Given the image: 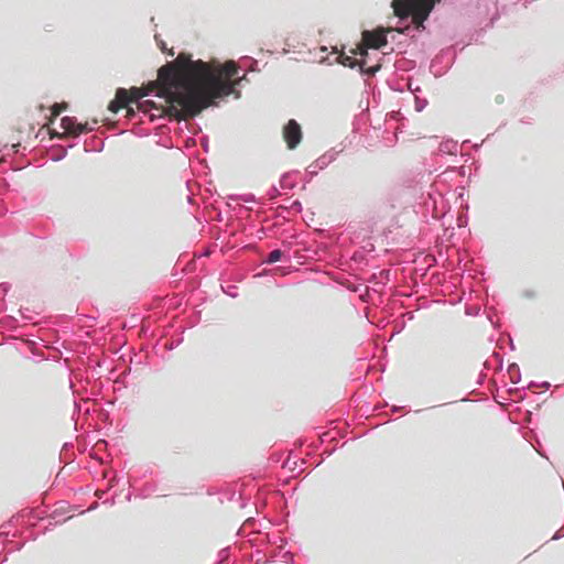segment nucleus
<instances>
[{
    "label": "nucleus",
    "mask_w": 564,
    "mask_h": 564,
    "mask_svg": "<svg viewBox=\"0 0 564 564\" xmlns=\"http://www.w3.org/2000/svg\"><path fill=\"white\" fill-rule=\"evenodd\" d=\"M238 66L234 61L225 64L192 61L191 55L180 53L172 63L158 72V80L147 87L128 90L129 105L156 90V96L167 102V111L177 121L194 118L208 108L215 99L227 97L237 84Z\"/></svg>",
    "instance_id": "nucleus-1"
},
{
    "label": "nucleus",
    "mask_w": 564,
    "mask_h": 564,
    "mask_svg": "<svg viewBox=\"0 0 564 564\" xmlns=\"http://www.w3.org/2000/svg\"><path fill=\"white\" fill-rule=\"evenodd\" d=\"M441 0H393L394 14L400 19L412 17L413 23L420 28L429 18L435 3Z\"/></svg>",
    "instance_id": "nucleus-2"
},
{
    "label": "nucleus",
    "mask_w": 564,
    "mask_h": 564,
    "mask_svg": "<svg viewBox=\"0 0 564 564\" xmlns=\"http://www.w3.org/2000/svg\"><path fill=\"white\" fill-rule=\"evenodd\" d=\"M61 126L64 129V133L54 132L51 134V138L63 139L65 135L78 137L82 133L93 130L87 123H79L76 118L68 116L62 118Z\"/></svg>",
    "instance_id": "nucleus-3"
},
{
    "label": "nucleus",
    "mask_w": 564,
    "mask_h": 564,
    "mask_svg": "<svg viewBox=\"0 0 564 564\" xmlns=\"http://www.w3.org/2000/svg\"><path fill=\"white\" fill-rule=\"evenodd\" d=\"M391 29H377L375 31H364L362 39L366 47L379 50L387 45V33Z\"/></svg>",
    "instance_id": "nucleus-4"
},
{
    "label": "nucleus",
    "mask_w": 564,
    "mask_h": 564,
    "mask_svg": "<svg viewBox=\"0 0 564 564\" xmlns=\"http://www.w3.org/2000/svg\"><path fill=\"white\" fill-rule=\"evenodd\" d=\"M283 139L290 150L295 149L302 140V130L300 124L291 119L283 128Z\"/></svg>",
    "instance_id": "nucleus-5"
},
{
    "label": "nucleus",
    "mask_w": 564,
    "mask_h": 564,
    "mask_svg": "<svg viewBox=\"0 0 564 564\" xmlns=\"http://www.w3.org/2000/svg\"><path fill=\"white\" fill-rule=\"evenodd\" d=\"M338 58H339L340 64H343L344 66L351 67V68L358 64L360 66V68L368 75H375L381 68L380 64L365 68V65H366L365 59H361L358 62L352 56L346 55L344 53H341Z\"/></svg>",
    "instance_id": "nucleus-6"
},
{
    "label": "nucleus",
    "mask_w": 564,
    "mask_h": 564,
    "mask_svg": "<svg viewBox=\"0 0 564 564\" xmlns=\"http://www.w3.org/2000/svg\"><path fill=\"white\" fill-rule=\"evenodd\" d=\"M129 105V95L128 90L124 88H119L116 93V97L110 101L108 109L117 113L120 109L126 108Z\"/></svg>",
    "instance_id": "nucleus-7"
},
{
    "label": "nucleus",
    "mask_w": 564,
    "mask_h": 564,
    "mask_svg": "<svg viewBox=\"0 0 564 564\" xmlns=\"http://www.w3.org/2000/svg\"><path fill=\"white\" fill-rule=\"evenodd\" d=\"M137 108H138V110L143 111V112H148L151 109H155V110L160 111V116L162 113H166L167 116L172 117L167 111V104L165 106L158 107L154 101L144 100V101L138 102Z\"/></svg>",
    "instance_id": "nucleus-8"
},
{
    "label": "nucleus",
    "mask_w": 564,
    "mask_h": 564,
    "mask_svg": "<svg viewBox=\"0 0 564 564\" xmlns=\"http://www.w3.org/2000/svg\"><path fill=\"white\" fill-rule=\"evenodd\" d=\"M67 109V104H54L51 108V118L50 121L52 122L56 117L59 116V113Z\"/></svg>",
    "instance_id": "nucleus-9"
},
{
    "label": "nucleus",
    "mask_w": 564,
    "mask_h": 564,
    "mask_svg": "<svg viewBox=\"0 0 564 564\" xmlns=\"http://www.w3.org/2000/svg\"><path fill=\"white\" fill-rule=\"evenodd\" d=\"M283 256V252L279 249H275V250H272L269 254H268V259H267V262L268 263H274V262H278L281 260Z\"/></svg>",
    "instance_id": "nucleus-10"
},
{
    "label": "nucleus",
    "mask_w": 564,
    "mask_h": 564,
    "mask_svg": "<svg viewBox=\"0 0 564 564\" xmlns=\"http://www.w3.org/2000/svg\"><path fill=\"white\" fill-rule=\"evenodd\" d=\"M368 48L369 47H366V44H364V40H362L361 43L359 45H357V47L355 50H351V53L354 55H360L361 57H364L368 54Z\"/></svg>",
    "instance_id": "nucleus-11"
},
{
    "label": "nucleus",
    "mask_w": 564,
    "mask_h": 564,
    "mask_svg": "<svg viewBox=\"0 0 564 564\" xmlns=\"http://www.w3.org/2000/svg\"><path fill=\"white\" fill-rule=\"evenodd\" d=\"M159 46H160V48H161V51H162V52H166L170 56H173V55L175 54V53H174V51H173V48L167 50L166 44H165L163 41H161V42L159 43Z\"/></svg>",
    "instance_id": "nucleus-12"
},
{
    "label": "nucleus",
    "mask_w": 564,
    "mask_h": 564,
    "mask_svg": "<svg viewBox=\"0 0 564 564\" xmlns=\"http://www.w3.org/2000/svg\"><path fill=\"white\" fill-rule=\"evenodd\" d=\"M127 109V117H132L134 115V109L130 107L129 105L126 107Z\"/></svg>",
    "instance_id": "nucleus-13"
}]
</instances>
